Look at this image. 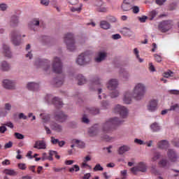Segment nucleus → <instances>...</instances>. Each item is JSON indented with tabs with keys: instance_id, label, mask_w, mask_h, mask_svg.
Segmentation results:
<instances>
[{
	"instance_id": "obj_1",
	"label": "nucleus",
	"mask_w": 179,
	"mask_h": 179,
	"mask_svg": "<svg viewBox=\"0 0 179 179\" xmlns=\"http://www.w3.org/2000/svg\"><path fill=\"white\" fill-rule=\"evenodd\" d=\"M124 121L119 119V117H110L105 122L102 123L101 126L95 124L92 126L88 131L90 136H97L101 135V138L105 141H111V137L106 134H110L113 128L117 125H121L124 124Z\"/></svg>"
},
{
	"instance_id": "obj_2",
	"label": "nucleus",
	"mask_w": 179,
	"mask_h": 179,
	"mask_svg": "<svg viewBox=\"0 0 179 179\" xmlns=\"http://www.w3.org/2000/svg\"><path fill=\"white\" fill-rule=\"evenodd\" d=\"M146 95V85L143 83H137L133 87V92L127 90L123 93L122 101L124 104H131L132 99L136 101H141Z\"/></svg>"
},
{
	"instance_id": "obj_3",
	"label": "nucleus",
	"mask_w": 179,
	"mask_h": 179,
	"mask_svg": "<svg viewBox=\"0 0 179 179\" xmlns=\"http://www.w3.org/2000/svg\"><path fill=\"white\" fill-rule=\"evenodd\" d=\"M64 42L65 43L66 48L69 50V51H75L76 50L75 38L72 34H66L64 37Z\"/></svg>"
},
{
	"instance_id": "obj_4",
	"label": "nucleus",
	"mask_w": 179,
	"mask_h": 179,
	"mask_svg": "<svg viewBox=\"0 0 179 179\" xmlns=\"http://www.w3.org/2000/svg\"><path fill=\"white\" fill-rule=\"evenodd\" d=\"M52 71L54 73H62L64 72V64L59 57H55L52 62Z\"/></svg>"
},
{
	"instance_id": "obj_5",
	"label": "nucleus",
	"mask_w": 179,
	"mask_h": 179,
	"mask_svg": "<svg viewBox=\"0 0 179 179\" xmlns=\"http://www.w3.org/2000/svg\"><path fill=\"white\" fill-rule=\"evenodd\" d=\"M91 62L92 57H90V55H89V52H87L81 53L80 55H78L76 60L77 65H80V66L87 65L88 64H90Z\"/></svg>"
},
{
	"instance_id": "obj_6",
	"label": "nucleus",
	"mask_w": 179,
	"mask_h": 179,
	"mask_svg": "<svg viewBox=\"0 0 179 179\" xmlns=\"http://www.w3.org/2000/svg\"><path fill=\"white\" fill-rule=\"evenodd\" d=\"M113 111L116 114H119L120 117L122 118V120H125L128 118L129 115V110L126 106L122 105H115L113 108Z\"/></svg>"
},
{
	"instance_id": "obj_7",
	"label": "nucleus",
	"mask_w": 179,
	"mask_h": 179,
	"mask_svg": "<svg viewBox=\"0 0 179 179\" xmlns=\"http://www.w3.org/2000/svg\"><path fill=\"white\" fill-rule=\"evenodd\" d=\"M130 171L134 176H138L139 173H146L148 171V166L143 162H138L136 166L130 169Z\"/></svg>"
},
{
	"instance_id": "obj_8",
	"label": "nucleus",
	"mask_w": 179,
	"mask_h": 179,
	"mask_svg": "<svg viewBox=\"0 0 179 179\" xmlns=\"http://www.w3.org/2000/svg\"><path fill=\"white\" fill-rule=\"evenodd\" d=\"M51 62L49 59H37L35 62L36 66H42L45 72L48 73L51 71Z\"/></svg>"
},
{
	"instance_id": "obj_9",
	"label": "nucleus",
	"mask_w": 179,
	"mask_h": 179,
	"mask_svg": "<svg viewBox=\"0 0 179 179\" xmlns=\"http://www.w3.org/2000/svg\"><path fill=\"white\" fill-rule=\"evenodd\" d=\"M45 100L48 104H55L56 107H62V101L58 97H53L51 94H47L45 96Z\"/></svg>"
},
{
	"instance_id": "obj_10",
	"label": "nucleus",
	"mask_w": 179,
	"mask_h": 179,
	"mask_svg": "<svg viewBox=\"0 0 179 179\" xmlns=\"http://www.w3.org/2000/svg\"><path fill=\"white\" fill-rule=\"evenodd\" d=\"M173 21L171 20L162 21L159 24V30L162 33H166V31H169L173 27Z\"/></svg>"
},
{
	"instance_id": "obj_11",
	"label": "nucleus",
	"mask_w": 179,
	"mask_h": 179,
	"mask_svg": "<svg viewBox=\"0 0 179 179\" xmlns=\"http://www.w3.org/2000/svg\"><path fill=\"white\" fill-rule=\"evenodd\" d=\"M2 86L6 90H15L16 89V81L9 79L3 80Z\"/></svg>"
},
{
	"instance_id": "obj_12",
	"label": "nucleus",
	"mask_w": 179,
	"mask_h": 179,
	"mask_svg": "<svg viewBox=\"0 0 179 179\" xmlns=\"http://www.w3.org/2000/svg\"><path fill=\"white\" fill-rule=\"evenodd\" d=\"M55 120L58 122H65L66 120H68V115L62 110H58L55 113Z\"/></svg>"
},
{
	"instance_id": "obj_13",
	"label": "nucleus",
	"mask_w": 179,
	"mask_h": 179,
	"mask_svg": "<svg viewBox=\"0 0 179 179\" xmlns=\"http://www.w3.org/2000/svg\"><path fill=\"white\" fill-rule=\"evenodd\" d=\"M106 58H107V52L106 50H101L96 53L94 61L96 64H100L105 61Z\"/></svg>"
},
{
	"instance_id": "obj_14",
	"label": "nucleus",
	"mask_w": 179,
	"mask_h": 179,
	"mask_svg": "<svg viewBox=\"0 0 179 179\" xmlns=\"http://www.w3.org/2000/svg\"><path fill=\"white\" fill-rule=\"evenodd\" d=\"M118 79L111 78L108 81L106 86L108 90H115L118 87Z\"/></svg>"
},
{
	"instance_id": "obj_15",
	"label": "nucleus",
	"mask_w": 179,
	"mask_h": 179,
	"mask_svg": "<svg viewBox=\"0 0 179 179\" xmlns=\"http://www.w3.org/2000/svg\"><path fill=\"white\" fill-rule=\"evenodd\" d=\"M147 108L150 113H155L157 110V99H152L149 101Z\"/></svg>"
},
{
	"instance_id": "obj_16",
	"label": "nucleus",
	"mask_w": 179,
	"mask_h": 179,
	"mask_svg": "<svg viewBox=\"0 0 179 179\" xmlns=\"http://www.w3.org/2000/svg\"><path fill=\"white\" fill-rule=\"evenodd\" d=\"M28 26L31 30L37 31L40 26V20L37 18H34L29 22Z\"/></svg>"
},
{
	"instance_id": "obj_17",
	"label": "nucleus",
	"mask_w": 179,
	"mask_h": 179,
	"mask_svg": "<svg viewBox=\"0 0 179 179\" xmlns=\"http://www.w3.org/2000/svg\"><path fill=\"white\" fill-rule=\"evenodd\" d=\"M96 9L97 12H101L103 13H106L108 9L106 6H104V3L101 1H97L95 3Z\"/></svg>"
},
{
	"instance_id": "obj_18",
	"label": "nucleus",
	"mask_w": 179,
	"mask_h": 179,
	"mask_svg": "<svg viewBox=\"0 0 179 179\" xmlns=\"http://www.w3.org/2000/svg\"><path fill=\"white\" fill-rule=\"evenodd\" d=\"M11 41L14 45H20V41L17 40V37H19V31H13L11 32Z\"/></svg>"
},
{
	"instance_id": "obj_19",
	"label": "nucleus",
	"mask_w": 179,
	"mask_h": 179,
	"mask_svg": "<svg viewBox=\"0 0 179 179\" xmlns=\"http://www.w3.org/2000/svg\"><path fill=\"white\" fill-rule=\"evenodd\" d=\"M99 85H101V78L99 76H96L92 79L91 83L90 85V89L91 90H94L93 87H96Z\"/></svg>"
},
{
	"instance_id": "obj_20",
	"label": "nucleus",
	"mask_w": 179,
	"mask_h": 179,
	"mask_svg": "<svg viewBox=\"0 0 179 179\" xmlns=\"http://www.w3.org/2000/svg\"><path fill=\"white\" fill-rule=\"evenodd\" d=\"M0 71H2V72H8V71H10V64L6 61L1 62Z\"/></svg>"
},
{
	"instance_id": "obj_21",
	"label": "nucleus",
	"mask_w": 179,
	"mask_h": 179,
	"mask_svg": "<svg viewBox=\"0 0 179 179\" xmlns=\"http://www.w3.org/2000/svg\"><path fill=\"white\" fill-rule=\"evenodd\" d=\"M34 149H39V150L47 149V144L44 141H36L34 145Z\"/></svg>"
},
{
	"instance_id": "obj_22",
	"label": "nucleus",
	"mask_w": 179,
	"mask_h": 179,
	"mask_svg": "<svg viewBox=\"0 0 179 179\" xmlns=\"http://www.w3.org/2000/svg\"><path fill=\"white\" fill-rule=\"evenodd\" d=\"M38 87H40V85L34 82L28 83L27 85V89H28V90H31L32 92L38 90Z\"/></svg>"
},
{
	"instance_id": "obj_23",
	"label": "nucleus",
	"mask_w": 179,
	"mask_h": 179,
	"mask_svg": "<svg viewBox=\"0 0 179 179\" xmlns=\"http://www.w3.org/2000/svg\"><path fill=\"white\" fill-rule=\"evenodd\" d=\"M168 157L171 162H177V154L173 150H169L167 152Z\"/></svg>"
},
{
	"instance_id": "obj_24",
	"label": "nucleus",
	"mask_w": 179,
	"mask_h": 179,
	"mask_svg": "<svg viewBox=\"0 0 179 179\" xmlns=\"http://www.w3.org/2000/svg\"><path fill=\"white\" fill-rule=\"evenodd\" d=\"M50 127L51 129L55 131V132H62V126L56 122H50Z\"/></svg>"
},
{
	"instance_id": "obj_25",
	"label": "nucleus",
	"mask_w": 179,
	"mask_h": 179,
	"mask_svg": "<svg viewBox=\"0 0 179 179\" xmlns=\"http://www.w3.org/2000/svg\"><path fill=\"white\" fill-rule=\"evenodd\" d=\"M131 150V147L129 145H122L119 148L118 153L119 155H124L126 152H129Z\"/></svg>"
},
{
	"instance_id": "obj_26",
	"label": "nucleus",
	"mask_w": 179,
	"mask_h": 179,
	"mask_svg": "<svg viewBox=\"0 0 179 179\" xmlns=\"http://www.w3.org/2000/svg\"><path fill=\"white\" fill-rule=\"evenodd\" d=\"M77 80H78V83L80 86L86 84L87 82L86 78H85V76H83L82 74H79L78 76H77Z\"/></svg>"
},
{
	"instance_id": "obj_27",
	"label": "nucleus",
	"mask_w": 179,
	"mask_h": 179,
	"mask_svg": "<svg viewBox=\"0 0 179 179\" xmlns=\"http://www.w3.org/2000/svg\"><path fill=\"white\" fill-rule=\"evenodd\" d=\"M3 52L6 57L7 58H11L12 57V52H10V50L9 49V46L7 45H3Z\"/></svg>"
},
{
	"instance_id": "obj_28",
	"label": "nucleus",
	"mask_w": 179,
	"mask_h": 179,
	"mask_svg": "<svg viewBox=\"0 0 179 179\" xmlns=\"http://www.w3.org/2000/svg\"><path fill=\"white\" fill-rule=\"evenodd\" d=\"M40 117H41L43 124H47V122H50V114L45 113H41Z\"/></svg>"
},
{
	"instance_id": "obj_29",
	"label": "nucleus",
	"mask_w": 179,
	"mask_h": 179,
	"mask_svg": "<svg viewBox=\"0 0 179 179\" xmlns=\"http://www.w3.org/2000/svg\"><path fill=\"white\" fill-rule=\"evenodd\" d=\"M121 9L122 12H129V10H131V4H129V3H127L126 1H123L121 5Z\"/></svg>"
},
{
	"instance_id": "obj_30",
	"label": "nucleus",
	"mask_w": 179,
	"mask_h": 179,
	"mask_svg": "<svg viewBox=\"0 0 179 179\" xmlns=\"http://www.w3.org/2000/svg\"><path fill=\"white\" fill-rule=\"evenodd\" d=\"M100 27L101 29H103L104 30H108V29L111 27V25L110 24V23H108V22L106 20H102L100 22Z\"/></svg>"
},
{
	"instance_id": "obj_31",
	"label": "nucleus",
	"mask_w": 179,
	"mask_h": 179,
	"mask_svg": "<svg viewBox=\"0 0 179 179\" xmlns=\"http://www.w3.org/2000/svg\"><path fill=\"white\" fill-rule=\"evenodd\" d=\"M53 82L55 83V86H56V87H59V86H62V85H64V78L57 77L54 78Z\"/></svg>"
},
{
	"instance_id": "obj_32",
	"label": "nucleus",
	"mask_w": 179,
	"mask_h": 179,
	"mask_svg": "<svg viewBox=\"0 0 179 179\" xmlns=\"http://www.w3.org/2000/svg\"><path fill=\"white\" fill-rule=\"evenodd\" d=\"M158 147L160 149H167V148H169V142L166 140H164L159 143Z\"/></svg>"
},
{
	"instance_id": "obj_33",
	"label": "nucleus",
	"mask_w": 179,
	"mask_h": 179,
	"mask_svg": "<svg viewBox=\"0 0 179 179\" xmlns=\"http://www.w3.org/2000/svg\"><path fill=\"white\" fill-rule=\"evenodd\" d=\"M112 91L113 92L110 94V97H111V99H117V97L120 96V90L115 89Z\"/></svg>"
},
{
	"instance_id": "obj_34",
	"label": "nucleus",
	"mask_w": 179,
	"mask_h": 179,
	"mask_svg": "<svg viewBox=\"0 0 179 179\" xmlns=\"http://www.w3.org/2000/svg\"><path fill=\"white\" fill-rule=\"evenodd\" d=\"M3 173L6 176H16V171L13 169H5Z\"/></svg>"
},
{
	"instance_id": "obj_35",
	"label": "nucleus",
	"mask_w": 179,
	"mask_h": 179,
	"mask_svg": "<svg viewBox=\"0 0 179 179\" xmlns=\"http://www.w3.org/2000/svg\"><path fill=\"white\" fill-rule=\"evenodd\" d=\"M159 165L161 167H169V166H170V164L167 162V159H163L159 162Z\"/></svg>"
},
{
	"instance_id": "obj_36",
	"label": "nucleus",
	"mask_w": 179,
	"mask_h": 179,
	"mask_svg": "<svg viewBox=\"0 0 179 179\" xmlns=\"http://www.w3.org/2000/svg\"><path fill=\"white\" fill-rule=\"evenodd\" d=\"M164 78H173L174 76V72L171 70H168L163 73Z\"/></svg>"
},
{
	"instance_id": "obj_37",
	"label": "nucleus",
	"mask_w": 179,
	"mask_h": 179,
	"mask_svg": "<svg viewBox=\"0 0 179 179\" xmlns=\"http://www.w3.org/2000/svg\"><path fill=\"white\" fill-rule=\"evenodd\" d=\"M157 16V10H153L149 13L150 20H154L155 17Z\"/></svg>"
},
{
	"instance_id": "obj_38",
	"label": "nucleus",
	"mask_w": 179,
	"mask_h": 179,
	"mask_svg": "<svg viewBox=\"0 0 179 179\" xmlns=\"http://www.w3.org/2000/svg\"><path fill=\"white\" fill-rule=\"evenodd\" d=\"M18 23H19V18H17V17L16 16L12 17L10 20V25L16 26V24H17Z\"/></svg>"
},
{
	"instance_id": "obj_39",
	"label": "nucleus",
	"mask_w": 179,
	"mask_h": 179,
	"mask_svg": "<svg viewBox=\"0 0 179 179\" xmlns=\"http://www.w3.org/2000/svg\"><path fill=\"white\" fill-rule=\"evenodd\" d=\"M74 143H76L77 145V146L78 148H80V149L85 148V143H83V141H79V140H74L73 141Z\"/></svg>"
},
{
	"instance_id": "obj_40",
	"label": "nucleus",
	"mask_w": 179,
	"mask_h": 179,
	"mask_svg": "<svg viewBox=\"0 0 179 179\" xmlns=\"http://www.w3.org/2000/svg\"><path fill=\"white\" fill-rule=\"evenodd\" d=\"M150 129L152 132H157V122H155L151 124V125L150 126Z\"/></svg>"
},
{
	"instance_id": "obj_41",
	"label": "nucleus",
	"mask_w": 179,
	"mask_h": 179,
	"mask_svg": "<svg viewBox=\"0 0 179 179\" xmlns=\"http://www.w3.org/2000/svg\"><path fill=\"white\" fill-rule=\"evenodd\" d=\"M57 151H54V150H49V156H48V160L50 162H52V160H54V158L52 157V156H54V155H57Z\"/></svg>"
},
{
	"instance_id": "obj_42",
	"label": "nucleus",
	"mask_w": 179,
	"mask_h": 179,
	"mask_svg": "<svg viewBox=\"0 0 179 179\" xmlns=\"http://www.w3.org/2000/svg\"><path fill=\"white\" fill-rule=\"evenodd\" d=\"M80 170V168L78 165H73V167L69 169L70 173H73V171H76V173H78Z\"/></svg>"
},
{
	"instance_id": "obj_43",
	"label": "nucleus",
	"mask_w": 179,
	"mask_h": 179,
	"mask_svg": "<svg viewBox=\"0 0 179 179\" xmlns=\"http://www.w3.org/2000/svg\"><path fill=\"white\" fill-rule=\"evenodd\" d=\"M82 6H83V5H82V3H80L79 4V6L78 7H73V8H71V12H80V10H82Z\"/></svg>"
},
{
	"instance_id": "obj_44",
	"label": "nucleus",
	"mask_w": 179,
	"mask_h": 179,
	"mask_svg": "<svg viewBox=\"0 0 179 179\" xmlns=\"http://www.w3.org/2000/svg\"><path fill=\"white\" fill-rule=\"evenodd\" d=\"M131 9L133 13H134L135 15L138 14V13L140 12V8L138 6H133L132 7H131Z\"/></svg>"
},
{
	"instance_id": "obj_45",
	"label": "nucleus",
	"mask_w": 179,
	"mask_h": 179,
	"mask_svg": "<svg viewBox=\"0 0 179 179\" xmlns=\"http://www.w3.org/2000/svg\"><path fill=\"white\" fill-rule=\"evenodd\" d=\"M130 76L131 75L129 74V73H128V71L123 72L122 78L124 79V80H129Z\"/></svg>"
},
{
	"instance_id": "obj_46",
	"label": "nucleus",
	"mask_w": 179,
	"mask_h": 179,
	"mask_svg": "<svg viewBox=\"0 0 179 179\" xmlns=\"http://www.w3.org/2000/svg\"><path fill=\"white\" fill-rule=\"evenodd\" d=\"M106 19L108 22H110V23H115V22H117V18L113 15H108L106 17Z\"/></svg>"
},
{
	"instance_id": "obj_47",
	"label": "nucleus",
	"mask_w": 179,
	"mask_h": 179,
	"mask_svg": "<svg viewBox=\"0 0 179 179\" xmlns=\"http://www.w3.org/2000/svg\"><path fill=\"white\" fill-rule=\"evenodd\" d=\"M148 69L151 73H153V72H156V68H155V66L153 65V63L150 62L148 64Z\"/></svg>"
},
{
	"instance_id": "obj_48",
	"label": "nucleus",
	"mask_w": 179,
	"mask_h": 179,
	"mask_svg": "<svg viewBox=\"0 0 179 179\" xmlns=\"http://www.w3.org/2000/svg\"><path fill=\"white\" fill-rule=\"evenodd\" d=\"M152 164H156L157 163V154L155 153L151 157Z\"/></svg>"
},
{
	"instance_id": "obj_49",
	"label": "nucleus",
	"mask_w": 179,
	"mask_h": 179,
	"mask_svg": "<svg viewBox=\"0 0 179 179\" xmlns=\"http://www.w3.org/2000/svg\"><path fill=\"white\" fill-rule=\"evenodd\" d=\"M103 170H104V169L100 164H97L94 168V171H103Z\"/></svg>"
},
{
	"instance_id": "obj_50",
	"label": "nucleus",
	"mask_w": 179,
	"mask_h": 179,
	"mask_svg": "<svg viewBox=\"0 0 179 179\" xmlns=\"http://www.w3.org/2000/svg\"><path fill=\"white\" fill-rule=\"evenodd\" d=\"M138 20H139L140 23H145L146 20H148V16L143 15L141 17H138Z\"/></svg>"
},
{
	"instance_id": "obj_51",
	"label": "nucleus",
	"mask_w": 179,
	"mask_h": 179,
	"mask_svg": "<svg viewBox=\"0 0 179 179\" xmlns=\"http://www.w3.org/2000/svg\"><path fill=\"white\" fill-rule=\"evenodd\" d=\"M50 142L52 143V145H58L59 143V139L55 138L54 136H52L50 138Z\"/></svg>"
},
{
	"instance_id": "obj_52",
	"label": "nucleus",
	"mask_w": 179,
	"mask_h": 179,
	"mask_svg": "<svg viewBox=\"0 0 179 179\" xmlns=\"http://www.w3.org/2000/svg\"><path fill=\"white\" fill-rule=\"evenodd\" d=\"M134 143H136L137 145H146V143L145 141L139 138H135Z\"/></svg>"
},
{
	"instance_id": "obj_53",
	"label": "nucleus",
	"mask_w": 179,
	"mask_h": 179,
	"mask_svg": "<svg viewBox=\"0 0 179 179\" xmlns=\"http://www.w3.org/2000/svg\"><path fill=\"white\" fill-rule=\"evenodd\" d=\"M123 31L126 34V36H131L133 34L132 31H131L129 28H124Z\"/></svg>"
},
{
	"instance_id": "obj_54",
	"label": "nucleus",
	"mask_w": 179,
	"mask_h": 179,
	"mask_svg": "<svg viewBox=\"0 0 179 179\" xmlns=\"http://www.w3.org/2000/svg\"><path fill=\"white\" fill-rule=\"evenodd\" d=\"M14 136H15L17 139H24V136L20 133H15Z\"/></svg>"
},
{
	"instance_id": "obj_55",
	"label": "nucleus",
	"mask_w": 179,
	"mask_h": 179,
	"mask_svg": "<svg viewBox=\"0 0 179 179\" xmlns=\"http://www.w3.org/2000/svg\"><path fill=\"white\" fill-rule=\"evenodd\" d=\"M7 131H8V129L6 128L4 124L0 127V134H4Z\"/></svg>"
},
{
	"instance_id": "obj_56",
	"label": "nucleus",
	"mask_w": 179,
	"mask_h": 179,
	"mask_svg": "<svg viewBox=\"0 0 179 179\" xmlns=\"http://www.w3.org/2000/svg\"><path fill=\"white\" fill-rule=\"evenodd\" d=\"M19 120H27V116L24 113H20L18 114Z\"/></svg>"
},
{
	"instance_id": "obj_57",
	"label": "nucleus",
	"mask_w": 179,
	"mask_h": 179,
	"mask_svg": "<svg viewBox=\"0 0 179 179\" xmlns=\"http://www.w3.org/2000/svg\"><path fill=\"white\" fill-rule=\"evenodd\" d=\"M13 146V143L12 141H9L8 143H6L4 145L5 149H10Z\"/></svg>"
},
{
	"instance_id": "obj_58",
	"label": "nucleus",
	"mask_w": 179,
	"mask_h": 179,
	"mask_svg": "<svg viewBox=\"0 0 179 179\" xmlns=\"http://www.w3.org/2000/svg\"><path fill=\"white\" fill-rule=\"evenodd\" d=\"M18 169L20 170H26L27 169V166H26V164L24 163H20L18 164Z\"/></svg>"
},
{
	"instance_id": "obj_59",
	"label": "nucleus",
	"mask_w": 179,
	"mask_h": 179,
	"mask_svg": "<svg viewBox=\"0 0 179 179\" xmlns=\"http://www.w3.org/2000/svg\"><path fill=\"white\" fill-rule=\"evenodd\" d=\"M8 5L5 3H1L0 4V10L5 11L6 9H8Z\"/></svg>"
},
{
	"instance_id": "obj_60",
	"label": "nucleus",
	"mask_w": 179,
	"mask_h": 179,
	"mask_svg": "<svg viewBox=\"0 0 179 179\" xmlns=\"http://www.w3.org/2000/svg\"><path fill=\"white\" fill-rule=\"evenodd\" d=\"M4 108L7 111H10V110H12V105L10 103H6L4 106Z\"/></svg>"
},
{
	"instance_id": "obj_61",
	"label": "nucleus",
	"mask_w": 179,
	"mask_h": 179,
	"mask_svg": "<svg viewBox=\"0 0 179 179\" xmlns=\"http://www.w3.org/2000/svg\"><path fill=\"white\" fill-rule=\"evenodd\" d=\"M41 158L42 162L48 160V156H47V152H43L42 154V157H41Z\"/></svg>"
},
{
	"instance_id": "obj_62",
	"label": "nucleus",
	"mask_w": 179,
	"mask_h": 179,
	"mask_svg": "<svg viewBox=\"0 0 179 179\" xmlns=\"http://www.w3.org/2000/svg\"><path fill=\"white\" fill-rule=\"evenodd\" d=\"M41 3L45 6L50 5V0H41Z\"/></svg>"
},
{
	"instance_id": "obj_63",
	"label": "nucleus",
	"mask_w": 179,
	"mask_h": 179,
	"mask_svg": "<svg viewBox=\"0 0 179 179\" xmlns=\"http://www.w3.org/2000/svg\"><path fill=\"white\" fill-rule=\"evenodd\" d=\"M169 93H170V94L178 95L179 94V91L177 90H170L169 91Z\"/></svg>"
},
{
	"instance_id": "obj_64",
	"label": "nucleus",
	"mask_w": 179,
	"mask_h": 179,
	"mask_svg": "<svg viewBox=\"0 0 179 179\" xmlns=\"http://www.w3.org/2000/svg\"><path fill=\"white\" fill-rule=\"evenodd\" d=\"M6 127H8V128L13 129V123L12 122H7L6 123L4 124Z\"/></svg>"
}]
</instances>
